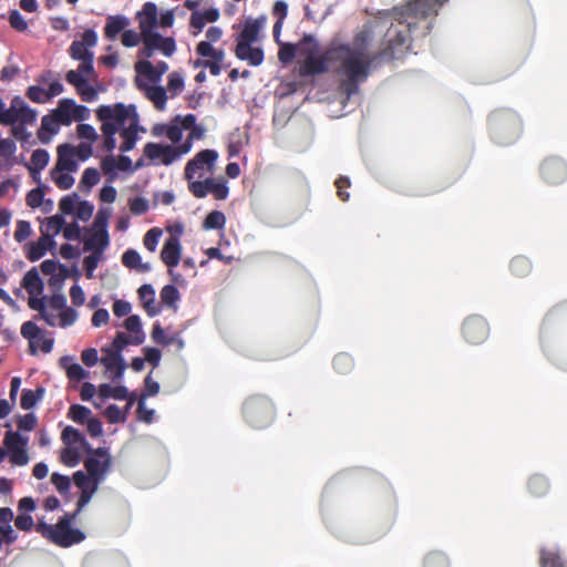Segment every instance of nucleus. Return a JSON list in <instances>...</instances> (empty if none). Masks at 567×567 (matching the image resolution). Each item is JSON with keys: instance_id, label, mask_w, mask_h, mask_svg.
<instances>
[{"instance_id": "obj_9", "label": "nucleus", "mask_w": 567, "mask_h": 567, "mask_svg": "<svg viewBox=\"0 0 567 567\" xmlns=\"http://www.w3.org/2000/svg\"><path fill=\"white\" fill-rule=\"evenodd\" d=\"M184 154L177 144H161L148 142L144 145L143 156L150 161V164L158 166H169L178 161Z\"/></svg>"}, {"instance_id": "obj_38", "label": "nucleus", "mask_w": 567, "mask_h": 567, "mask_svg": "<svg viewBox=\"0 0 567 567\" xmlns=\"http://www.w3.org/2000/svg\"><path fill=\"white\" fill-rule=\"evenodd\" d=\"M161 302L168 308L176 310L181 293L174 285H166L161 290Z\"/></svg>"}, {"instance_id": "obj_47", "label": "nucleus", "mask_w": 567, "mask_h": 567, "mask_svg": "<svg viewBox=\"0 0 567 567\" xmlns=\"http://www.w3.org/2000/svg\"><path fill=\"white\" fill-rule=\"evenodd\" d=\"M101 179L100 173L96 168L89 167L83 172L82 178L80 181V188L90 190L93 186H95Z\"/></svg>"}, {"instance_id": "obj_29", "label": "nucleus", "mask_w": 567, "mask_h": 567, "mask_svg": "<svg viewBox=\"0 0 567 567\" xmlns=\"http://www.w3.org/2000/svg\"><path fill=\"white\" fill-rule=\"evenodd\" d=\"M22 286L29 296H40L43 292V282L35 268L29 270L22 280Z\"/></svg>"}, {"instance_id": "obj_20", "label": "nucleus", "mask_w": 567, "mask_h": 567, "mask_svg": "<svg viewBox=\"0 0 567 567\" xmlns=\"http://www.w3.org/2000/svg\"><path fill=\"white\" fill-rule=\"evenodd\" d=\"M167 70L168 64L164 61L157 62L156 65H153L148 60H140L135 63V71L146 76L153 83L159 82Z\"/></svg>"}, {"instance_id": "obj_23", "label": "nucleus", "mask_w": 567, "mask_h": 567, "mask_svg": "<svg viewBox=\"0 0 567 567\" xmlns=\"http://www.w3.org/2000/svg\"><path fill=\"white\" fill-rule=\"evenodd\" d=\"M75 147L70 144H62L58 147L56 171L75 172L78 164L74 159Z\"/></svg>"}, {"instance_id": "obj_32", "label": "nucleus", "mask_w": 567, "mask_h": 567, "mask_svg": "<svg viewBox=\"0 0 567 567\" xmlns=\"http://www.w3.org/2000/svg\"><path fill=\"white\" fill-rule=\"evenodd\" d=\"M529 493L535 497H542L549 491L548 480L540 474H534L527 482Z\"/></svg>"}, {"instance_id": "obj_31", "label": "nucleus", "mask_w": 567, "mask_h": 567, "mask_svg": "<svg viewBox=\"0 0 567 567\" xmlns=\"http://www.w3.org/2000/svg\"><path fill=\"white\" fill-rule=\"evenodd\" d=\"M53 244L49 235L42 234L38 241L32 243L29 247L27 257L30 261H37L41 259L47 250L48 245Z\"/></svg>"}, {"instance_id": "obj_43", "label": "nucleus", "mask_w": 567, "mask_h": 567, "mask_svg": "<svg viewBox=\"0 0 567 567\" xmlns=\"http://www.w3.org/2000/svg\"><path fill=\"white\" fill-rule=\"evenodd\" d=\"M354 367L353 358L344 352L337 354L333 359V368L340 374H347Z\"/></svg>"}, {"instance_id": "obj_13", "label": "nucleus", "mask_w": 567, "mask_h": 567, "mask_svg": "<svg viewBox=\"0 0 567 567\" xmlns=\"http://www.w3.org/2000/svg\"><path fill=\"white\" fill-rule=\"evenodd\" d=\"M462 334L471 344H480L484 342L489 334L487 321L481 316H470L462 324Z\"/></svg>"}, {"instance_id": "obj_52", "label": "nucleus", "mask_w": 567, "mask_h": 567, "mask_svg": "<svg viewBox=\"0 0 567 567\" xmlns=\"http://www.w3.org/2000/svg\"><path fill=\"white\" fill-rule=\"evenodd\" d=\"M60 461L70 467L78 465L80 462V454L78 449L66 445V447L61 451Z\"/></svg>"}, {"instance_id": "obj_53", "label": "nucleus", "mask_w": 567, "mask_h": 567, "mask_svg": "<svg viewBox=\"0 0 567 567\" xmlns=\"http://www.w3.org/2000/svg\"><path fill=\"white\" fill-rule=\"evenodd\" d=\"M61 439L65 445H70V446L75 443H84L85 442V439L81 434V432L72 426H66L62 431Z\"/></svg>"}, {"instance_id": "obj_16", "label": "nucleus", "mask_w": 567, "mask_h": 567, "mask_svg": "<svg viewBox=\"0 0 567 567\" xmlns=\"http://www.w3.org/2000/svg\"><path fill=\"white\" fill-rule=\"evenodd\" d=\"M97 42V35L94 30L89 29L85 30L82 34L81 41H73L70 47V55L74 60H83L87 58H93V53L87 49L95 47Z\"/></svg>"}, {"instance_id": "obj_2", "label": "nucleus", "mask_w": 567, "mask_h": 567, "mask_svg": "<svg viewBox=\"0 0 567 567\" xmlns=\"http://www.w3.org/2000/svg\"><path fill=\"white\" fill-rule=\"evenodd\" d=\"M299 55L303 58L300 65L302 76H313L333 70L342 78L341 87L351 96L358 93V78L350 64L353 61V41L351 43H331L321 54L320 44L312 34H305L298 43Z\"/></svg>"}, {"instance_id": "obj_18", "label": "nucleus", "mask_w": 567, "mask_h": 567, "mask_svg": "<svg viewBox=\"0 0 567 567\" xmlns=\"http://www.w3.org/2000/svg\"><path fill=\"white\" fill-rule=\"evenodd\" d=\"M154 137H167L172 144H178L182 141L181 122L177 115L169 123H156L151 128Z\"/></svg>"}, {"instance_id": "obj_60", "label": "nucleus", "mask_w": 567, "mask_h": 567, "mask_svg": "<svg viewBox=\"0 0 567 567\" xmlns=\"http://www.w3.org/2000/svg\"><path fill=\"white\" fill-rule=\"evenodd\" d=\"M102 258V254L92 252L91 255L86 256L83 260L85 275L89 279L93 278V272L97 268V265Z\"/></svg>"}, {"instance_id": "obj_41", "label": "nucleus", "mask_w": 567, "mask_h": 567, "mask_svg": "<svg viewBox=\"0 0 567 567\" xmlns=\"http://www.w3.org/2000/svg\"><path fill=\"white\" fill-rule=\"evenodd\" d=\"M540 567H566L558 550L542 549Z\"/></svg>"}, {"instance_id": "obj_45", "label": "nucleus", "mask_w": 567, "mask_h": 567, "mask_svg": "<svg viewBox=\"0 0 567 567\" xmlns=\"http://www.w3.org/2000/svg\"><path fill=\"white\" fill-rule=\"evenodd\" d=\"M225 224V214L220 210H213L205 217L203 227L205 229H221L224 228Z\"/></svg>"}, {"instance_id": "obj_39", "label": "nucleus", "mask_w": 567, "mask_h": 567, "mask_svg": "<svg viewBox=\"0 0 567 567\" xmlns=\"http://www.w3.org/2000/svg\"><path fill=\"white\" fill-rule=\"evenodd\" d=\"M423 567H451V560L445 553L432 550L425 555Z\"/></svg>"}, {"instance_id": "obj_19", "label": "nucleus", "mask_w": 567, "mask_h": 567, "mask_svg": "<svg viewBox=\"0 0 567 567\" xmlns=\"http://www.w3.org/2000/svg\"><path fill=\"white\" fill-rule=\"evenodd\" d=\"M142 41L148 42L155 51L162 52L165 56H171L176 51V43L173 38H164L155 31L143 33Z\"/></svg>"}, {"instance_id": "obj_48", "label": "nucleus", "mask_w": 567, "mask_h": 567, "mask_svg": "<svg viewBox=\"0 0 567 567\" xmlns=\"http://www.w3.org/2000/svg\"><path fill=\"white\" fill-rule=\"evenodd\" d=\"M69 417L79 424H83L90 420L91 410L84 405L73 404L69 409Z\"/></svg>"}, {"instance_id": "obj_25", "label": "nucleus", "mask_w": 567, "mask_h": 567, "mask_svg": "<svg viewBox=\"0 0 567 567\" xmlns=\"http://www.w3.org/2000/svg\"><path fill=\"white\" fill-rule=\"evenodd\" d=\"M137 293L142 302V306L148 317H155L161 312V308L156 305L155 290L152 285H142L138 288Z\"/></svg>"}, {"instance_id": "obj_28", "label": "nucleus", "mask_w": 567, "mask_h": 567, "mask_svg": "<svg viewBox=\"0 0 567 567\" xmlns=\"http://www.w3.org/2000/svg\"><path fill=\"white\" fill-rule=\"evenodd\" d=\"M130 20L124 16H109L104 27V37L109 40H115L121 32H124Z\"/></svg>"}, {"instance_id": "obj_3", "label": "nucleus", "mask_w": 567, "mask_h": 567, "mask_svg": "<svg viewBox=\"0 0 567 567\" xmlns=\"http://www.w3.org/2000/svg\"><path fill=\"white\" fill-rule=\"evenodd\" d=\"M491 138L498 145H511L523 134L522 117L513 110L498 109L487 120Z\"/></svg>"}, {"instance_id": "obj_40", "label": "nucleus", "mask_w": 567, "mask_h": 567, "mask_svg": "<svg viewBox=\"0 0 567 567\" xmlns=\"http://www.w3.org/2000/svg\"><path fill=\"white\" fill-rule=\"evenodd\" d=\"M509 268L513 275L523 278L530 274L532 262L525 256H516L512 259Z\"/></svg>"}, {"instance_id": "obj_10", "label": "nucleus", "mask_w": 567, "mask_h": 567, "mask_svg": "<svg viewBox=\"0 0 567 567\" xmlns=\"http://www.w3.org/2000/svg\"><path fill=\"white\" fill-rule=\"evenodd\" d=\"M89 452L91 455L84 460V467L93 478V483L101 484L110 471L112 464L111 455L105 447H97L95 450L89 447Z\"/></svg>"}, {"instance_id": "obj_35", "label": "nucleus", "mask_w": 567, "mask_h": 567, "mask_svg": "<svg viewBox=\"0 0 567 567\" xmlns=\"http://www.w3.org/2000/svg\"><path fill=\"white\" fill-rule=\"evenodd\" d=\"M196 53L202 58H210L212 61L221 63L225 59L223 49H215L209 42H199L196 45Z\"/></svg>"}, {"instance_id": "obj_26", "label": "nucleus", "mask_w": 567, "mask_h": 567, "mask_svg": "<svg viewBox=\"0 0 567 567\" xmlns=\"http://www.w3.org/2000/svg\"><path fill=\"white\" fill-rule=\"evenodd\" d=\"M138 122V114H134V116H132L131 123H128L127 126L120 131V136L123 138V143L121 144L120 150L123 153L130 152L135 147L137 141Z\"/></svg>"}, {"instance_id": "obj_56", "label": "nucleus", "mask_w": 567, "mask_h": 567, "mask_svg": "<svg viewBox=\"0 0 567 567\" xmlns=\"http://www.w3.org/2000/svg\"><path fill=\"white\" fill-rule=\"evenodd\" d=\"M100 484L93 483L90 484L89 488L81 489V495L76 503V509L74 512H78V515L82 511V508L91 501L94 493L97 491Z\"/></svg>"}, {"instance_id": "obj_5", "label": "nucleus", "mask_w": 567, "mask_h": 567, "mask_svg": "<svg viewBox=\"0 0 567 567\" xmlns=\"http://www.w3.org/2000/svg\"><path fill=\"white\" fill-rule=\"evenodd\" d=\"M266 23V17L261 16L257 19H247L244 28L236 40L235 55L241 61H247L252 66H258L264 62L265 55L260 48H252L251 43L256 42L259 32Z\"/></svg>"}, {"instance_id": "obj_37", "label": "nucleus", "mask_w": 567, "mask_h": 567, "mask_svg": "<svg viewBox=\"0 0 567 567\" xmlns=\"http://www.w3.org/2000/svg\"><path fill=\"white\" fill-rule=\"evenodd\" d=\"M41 329L32 321H27L21 327V334L28 339L30 352L37 353V338L40 337Z\"/></svg>"}, {"instance_id": "obj_14", "label": "nucleus", "mask_w": 567, "mask_h": 567, "mask_svg": "<svg viewBox=\"0 0 567 567\" xmlns=\"http://www.w3.org/2000/svg\"><path fill=\"white\" fill-rule=\"evenodd\" d=\"M540 175L550 185L560 184L567 179V164L560 157L549 156L540 165Z\"/></svg>"}, {"instance_id": "obj_24", "label": "nucleus", "mask_w": 567, "mask_h": 567, "mask_svg": "<svg viewBox=\"0 0 567 567\" xmlns=\"http://www.w3.org/2000/svg\"><path fill=\"white\" fill-rule=\"evenodd\" d=\"M110 245V236L107 230H93L85 239L83 249L85 251H92L102 254Z\"/></svg>"}, {"instance_id": "obj_61", "label": "nucleus", "mask_w": 567, "mask_h": 567, "mask_svg": "<svg viewBox=\"0 0 567 567\" xmlns=\"http://www.w3.org/2000/svg\"><path fill=\"white\" fill-rule=\"evenodd\" d=\"M334 185L337 187V195L342 202H348L350 198V194L347 189L351 186V182L347 176H339Z\"/></svg>"}, {"instance_id": "obj_58", "label": "nucleus", "mask_w": 567, "mask_h": 567, "mask_svg": "<svg viewBox=\"0 0 567 567\" xmlns=\"http://www.w3.org/2000/svg\"><path fill=\"white\" fill-rule=\"evenodd\" d=\"M51 483L60 494H66L71 486L69 476L62 475L60 473H53L51 475Z\"/></svg>"}, {"instance_id": "obj_33", "label": "nucleus", "mask_w": 567, "mask_h": 567, "mask_svg": "<svg viewBox=\"0 0 567 567\" xmlns=\"http://www.w3.org/2000/svg\"><path fill=\"white\" fill-rule=\"evenodd\" d=\"M124 327L126 328L127 331L133 333L132 344L138 346L144 342L145 334L142 330V323L138 316H128L124 322Z\"/></svg>"}, {"instance_id": "obj_6", "label": "nucleus", "mask_w": 567, "mask_h": 567, "mask_svg": "<svg viewBox=\"0 0 567 567\" xmlns=\"http://www.w3.org/2000/svg\"><path fill=\"white\" fill-rule=\"evenodd\" d=\"M38 113L28 106L25 101L16 96L12 99L10 107L2 109V125H11L13 137L20 142H29L31 134L27 131V125H32L37 121Z\"/></svg>"}, {"instance_id": "obj_4", "label": "nucleus", "mask_w": 567, "mask_h": 567, "mask_svg": "<svg viewBox=\"0 0 567 567\" xmlns=\"http://www.w3.org/2000/svg\"><path fill=\"white\" fill-rule=\"evenodd\" d=\"M76 517L78 512L66 513L54 525L39 522L34 528L50 543L61 548H69L82 543L86 537L84 532L72 526Z\"/></svg>"}, {"instance_id": "obj_17", "label": "nucleus", "mask_w": 567, "mask_h": 567, "mask_svg": "<svg viewBox=\"0 0 567 567\" xmlns=\"http://www.w3.org/2000/svg\"><path fill=\"white\" fill-rule=\"evenodd\" d=\"M136 20L138 21V28L143 33L154 31L158 25V12L157 7L153 2H145L142 10L136 13Z\"/></svg>"}, {"instance_id": "obj_59", "label": "nucleus", "mask_w": 567, "mask_h": 567, "mask_svg": "<svg viewBox=\"0 0 567 567\" xmlns=\"http://www.w3.org/2000/svg\"><path fill=\"white\" fill-rule=\"evenodd\" d=\"M27 96L34 103L43 104L49 102L45 89L38 85L29 86L27 90Z\"/></svg>"}, {"instance_id": "obj_50", "label": "nucleus", "mask_w": 567, "mask_h": 567, "mask_svg": "<svg viewBox=\"0 0 567 567\" xmlns=\"http://www.w3.org/2000/svg\"><path fill=\"white\" fill-rule=\"evenodd\" d=\"M152 340L162 346L174 344L176 336L166 337L164 329L159 322H155L151 332Z\"/></svg>"}, {"instance_id": "obj_21", "label": "nucleus", "mask_w": 567, "mask_h": 567, "mask_svg": "<svg viewBox=\"0 0 567 567\" xmlns=\"http://www.w3.org/2000/svg\"><path fill=\"white\" fill-rule=\"evenodd\" d=\"M103 351L106 352V355L101 359L102 364L112 374V380L121 379L126 368L123 357L117 351L107 349H103Z\"/></svg>"}, {"instance_id": "obj_62", "label": "nucleus", "mask_w": 567, "mask_h": 567, "mask_svg": "<svg viewBox=\"0 0 567 567\" xmlns=\"http://www.w3.org/2000/svg\"><path fill=\"white\" fill-rule=\"evenodd\" d=\"M161 235L162 230L159 228H151L144 236L145 248L150 251H155Z\"/></svg>"}, {"instance_id": "obj_44", "label": "nucleus", "mask_w": 567, "mask_h": 567, "mask_svg": "<svg viewBox=\"0 0 567 567\" xmlns=\"http://www.w3.org/2000/svg\"><path fill=\"white\" fill-rule=\"evenodd\" d=\"M44 390L42 388H38L37 390H23L20 405L24 410L32 409L39 400L42 399Z\"/></svg>"}, {"instance_id": "obj_42", "label": "nucleus", "mask_w": 567, "mask_h": 567, "mask_svg": "<svg viewBox=\"0 0 567 567\" xmlns=\"http://www.w3.org/2000/svg\"><path fill=\"white\" fill-rule=\"evenodd\" d=\"M146 96L153 102L158 111H163L166 106L167 94L163 86L154 85L147 89Z\"/></svg>"}, {"instance_id": "obj_22", "label": "nucleus", "mask_w": 567, "mask_h": 567, "mask_svg": "<svg viewBox=\"0 0 567 567\" xmlns=\"http://www.w3.org/2000/svg\"><path fill=\"white\" fill-rule=\"evenodd\" d=\"M181 252L179 239L176 236H171L162 248L161 259L167 267L173 268L179 264Z\"/></svg>"}, {"instance_id": "obj_55", "label": "nucleus", "mask_w": 567, "mask_h": 567, "mask_svg": "<svg viewBox=\"0 0 567 567\" xmlns=\"http://www.w3.org/2000/svg\"><path fill=\"white\" fill-rule=\"evenodd\" d=\"M167 89L172 96L178 95L184 89V79L181 73L172 72L168 75Z\"/></svg>"}, {"instance_id": "obj_8", "label": "nucleus", "mask_w": 567, "mask_h": 567, "mask_svg": "<svg viewBox=\"0 0 567 567\" xmlns=\"http://www.w3.org/2000/svg\"><path fill=\"white\" fill-rule=\"evenodd\" d=\"M137 114L134 104L125 105L123 103H115L113 105H101L96 110V117L102 124H111L116 132H120L125 124L131 123L132 116Z\"/></svg>"}, {"instance_id": "obj_1", "label": "nucleus", "mask_w": 567, "mask_h": 567, "mask_svg": "<svg viewBox=\"0 0 567 567\" xmlns=\"http://www.w3.org/2000/svg\"><path fill=\"white\" fill-rule=\"evenodd\" d=\"M449 0H410L393 7L389 17L393 20L385 33V43L378 51H371L373 40L371 29L364 28L354 33V59L350 64L357 73L358 85L364 82L372 69L384 62L402 59L412 49L415 39L431 33L434 19Z\"/></svg>"}, {"instance_id": "obj_57", "label": "nucleus", "mask_w": 567, "mask_h": 567, "mask_svg": "<svg viewBox=\"0 0 567 567\" xmlns=\"http://www.w3.org/2000/svg\"><path fill=\"white\" fill-rule=\"evenodd\" d=\"M78 194L66 195L61 198L59 203V208L61 213L65 215H71L75 212L78 206Z\"/></svg>"}, {"instance_id": "obj_63", "label": "nucleus", "mask_w": 567, "mask_h": 567, "mask_svg": "<svg viewBox=\"0 0 567 567\" xmlns=\"http://www.w3.org/2000/svg\"><path fill=\"white\" fill-rule=\"evenodd\" d=\"M37 416L33 413L21 415L17 419V426L20 431H32L37 426Z\"/></svg>"}, {"instance_id": "obj_51", "label": "nucleus", "mask_w": 567, "mask_h": 567, "mask_svg": "<svg viewBox=\"0 0 567 567\" xmlns=\"http://www.w3.org/2000/svg\"><path fill=\"white\" fill-rule=\"evenodd\" d=\"M52 179L60 189H69L74 184V178L66 171H56L55 168L51 173Z\"/></svg>"}, {"instance_id": "obj_34", "label": "nucleus", "mask_w": 567, "mask_h": 567, "mask_svg": "<svg viewBox=\"0 0 567 567\" xmlns=\"http://www.w3.org/2000/svg\"><path fill=\"white\" fill-rule=\"evenodd\" d=\"M72 99H62L59 101L58 107L52 111L62 125H70L72 123Z\"/></svg>"}, {"instance_id": "obj_64", "label": "nucleus", "mask_w": 567, "mask_h": 567, "mask_svg": "<svg viewBox=\"0 0 567 567\" xmlns=\"http://www.w3.org/2000/svg\"><path fill=\"white\" fill-rule=\"evenodd\" d=\"M122 44L126 48L136 47L142 41V31L124 30L121 38Z\"/></svg>"}, {"instance_id": "obj_36", "label": "nucleus", "mask_w": 567, "mask_h": 567, "mask_svg": "<svg viewBox=\"0 0 567 567\" xmlns=\"http://www.w3.org/2000/svg\"><path fill=\"white\" fill-rule=\"evenodd\" d=\"M99 396L103 400L113 398L115 400H124L128 398V391L124 385L112 386L107 383L99 386Z\"/></svg>"}, {"instance_id": "obj_54", "label": "nucleus", "mask_w": 567, "mask_h": 567, "mask_svg": "<svg viewBox=\"0 0 567 567\" xmlns=\"http://www.w3.org/2000/svg\"><path fill=\"white\" fill-rule=\"evenodd\" d=\"M107 421L112 424L124 423L127 419L126 411H123L115 404H111L104 412Z\"/></svg>"}, {"instance_id": "obj_15", "label": "nucleus", "mask_w": 567, "mask_h": 567, "mask_svg": "<svg viewBox=\"0 0 567 567\" xmlns=\"http://www.w3.org/2000/svg\"><path fill=\"white\" fill-rule=\"evenodd\" d=\"M177 121L181 122V133L183 134L184 130H189V133L185 141L181 144V151L184 154H188L193 147V143L195 140H202L205 135V128L202 125L196 124V116L194 114L187 115H177Z\"/></svg>"}, {"instance_id": "obj_12", "label": "nucleus", "mask_w": 567, "mask_h": 567, "mask_svg": "<svg viewBox=\"0 0 567 567\" xmlns=\"http://www.w3.org/2000/svg\"><path fill=\"white\" fill-rule=\"evenodd\" d=\"M218 158V153L214 150H203L198 152L185 166V178L190 182L196 175L203 176V172H212Z\"/></svg>"}, {"instance_id": "obj_7", "label": "nucleus", "mask_w": 567, "mask_h": 567, "mask_svg": "<svg viewBox=\"0 0 567 567\" xmlns=\"http://www.w3.org/2000/svg\"><path fill=\"white\" fill-rule=\"evenodd\" d=\"M243 415L251 427L264 429L275 420L276 410L269 398L255 394L244 402Z\"/></svg>"}, {"instance_id": "obj_27", "label": "nucleus", "mask_w": 567, "mask_h": 567, "mask_svg": "<svg viewBox=\"0 0 567 567\" xmlns=\"http://www.w3.org/2000/svg\"><path fill=\"white\" fill-rule=\"evenodd\" d=\"M60 121L55 117V115L51 112L47 114L41 120V126L38 131V138L41 143L48 144L51 142L52 136L55 135L60 130Z\"/></svg>"}, {"instance_id": "obj_11", "label": "nucleus", "mask_w": 567, "mask_h": 567, "mask_svg": "<svg viewBox=\"0 0 567 567\" xmlns=\"http://www.w3.org/2000/svg\"><path fill=\"white\" fill-rule=\"evenodd\" d=\"M28 442L29 439L21 435L19 432H13L11 430L7 431L3 444L9 462L13 466H24L29 463L30 457L27 450Z\"/></svg>"}, {"instance_id": "obj_30", "label": "nucleus", "mask_w": 567, "mask_h": 567, "mask_svg": "<svg viewBox=\"0 0 567 567\" xmlns=\"http://www.w3.org/2000/svg\"><path fill=\"white\" fill-rule=\"evenodd\" d=\"M60 365L65 369L66 377L71 381L80 382L89 378V372L85 371L79 363H72L71 357H62L60 359Z\"/></svg>"}, {"instance_id": "obj_49", "label": "nucleus", "mask_w": 567, "mask_h": 567, "mask_svg": "<svg viewBox=\"0 0 567 567\" xmlns=\"http://www.w3.org/2000/svg\"><path fill=\"white\" fill-rule=\"evenodd\" d=\"M49 163V153L45 150H35L31 155L30 171L40 172Z\"/></svg>"}, {"instance_id": "obj_46", "label": "nucleus", "mask_w": 567, "mask_h": 567, "mask_svg": "<svg viewBox=\"0 0 567 567\" xmlns=\"http://www.w3.org/2000/svg\"><path fill=\"white\" fill-rule=\"evenodd\" d=\"M101 131L103 134L102 148L105 152H112L116 147L115 134L117 133L111 124H102Z\"/></svg>"}]
</instances>
